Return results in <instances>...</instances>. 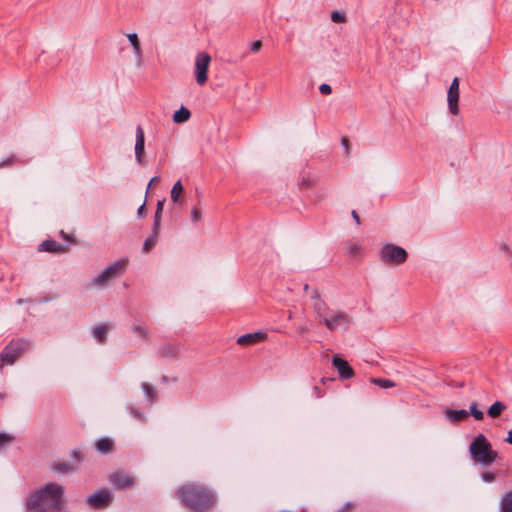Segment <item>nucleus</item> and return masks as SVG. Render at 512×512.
Returning a JSON list of instances; mask_svg holds the SVG:
<instances>
[{
	"instance_id": "obj_1",
	"label": "nucleus",
	"mask_w": 512,
	"mask_h": 512,
	"mask_svg": "<svg viewBox=\"0 0 512 512\" xmlns=\"http://www.w3.org/2000/svg\"><path fill=\"white\" fill-rule=\"evenodd\" d=\"M315 320L329 332L347 331L354 323L353 317L346 311L330 307L320 296L317 289L310 294Z\"/></svg>"
},
{
	"instance_id": "obj_2",
	"label": "nucleus",
	"mask_w": 512,
	"mask_h": 512,
	"mask_svg": "<svg viewBox=\"0 0 512 512\" xmlns=\"http://www.w3.org/2000/svg\"><path fill=\"white\" fill-rule=\"evenodd\" d=\"M64 489L57 483H47L33 492L27 502L28 512H62Z\"/></svg>"
},
{
	"instance_id": "obj_3",
	"label": "nucleus",
	"mask_w": 512,
	"mask_h": 512,
	"mask_svg": "<svg viewBox=\"0 0 512 512\" xmlns=\"http://www.w3.org/2000/svg\"><path fill=\"white\" fill-rule=\"evenodd\" d=\"M177 494L186 507L197 511L208 509L213 500L209 489L196 484L183 485L177 490Z\"/></svg>"
},
{
	"instance_id": "obj_4",
	"label": "nucleus",
	"mask_w": 512,
	"mask_h": 512,
	"mask_svg": "<svg viewBox=\"0 0 512 512\" xmlns=\"http://www.w3.org/2000/svg\"><path fill=\"white\" fill-rule=\"evenodd\" d=\"M472 460L482 466H489L498 458V452L493 450L491 443L483 434H478L469 446Z\"/></svg>"
},
{
	"instance_id": "obj_5",
	"label": "nucleus",
	"mask_w": 512,
	"mask_h": 512,
	"mask_svg": "<svg viewBox=\"0 0 512 512\" xmlns=\"http://www.w3.org/2000/svg\"><path fill=\"white\" fill-rule=\"evenodd\" d=\"M128 259L121 258L107 266L98 276L90 281V285L97 288H103L113 279L122 275L127 268Z\"/></svg>"
},
{
	"instance_id": "obj_6",
	"label": "nucleus",
	"mask_w": 512,
	"mask_h": 512,
	"mask_svg": "<svg viewBox=\"0 0 512 512\" xmlns=\"http://www.w3.org/2000/svg\"><path fill=\"white\" fill-rule=\"evenodd\" d=\"M30 349V342L25 339L12 340L0 354V369L4 365H13L16 360Z\"/></svg>"
},
{
	"instance_id": "obj_7",
	"label": "nucleus",
	"mask_w": 512,
	"mask_h": 512,
	"mask_svg": "<svg viewBox=\"0 0 512 512\" xmlns=\"http://www.w3.org/2000/svg\"><path fill=\"white\" fill-rule=\"evenodd\" d=\"M380 260L389 265H399L406 261L407 252L404 248L387 243L379 251Z\"/></svg>"
},
{
	"instance_id": "obj_8",
	"label": "nucleus",
	"mask_w": 512,
	"mask_h": 512,
	"mask_svg": "<svg viewBox=\"0 0 512 512\" xmlns=\"http://www.w3.org/2000/svg\"><path fill=\"white\" fill-rule=\"evenodd\" d=\"M211 57L207 53H199L195 60V77L198 85H204L207 81V71Z\"/></svg>"
},
{
	"instance_id": "obj_9",
	"label": "nucleus",
	"mask_w": 512,
	"mask_h": 512,
	"mask_svg": "<svg viewBox=\"0 0 512 512\" xmlns=\"http://www.w3.org/2000/svg\"><path fill=\"white\" fill-rule=\"evenodd\" d=\"M459 79L455 77L447 91V105L449 112L457 116L459 114Z\"/></svg>"
},
{
	"instance_id": "obj_10",
	"label": "nucleus",
	"mask_w": 512,
	"mask_h": 512,
	"mask_svg": "<svg viewBox=\"0 0 512 512\" xmlns=\"http://www.w3.org/2000/svg\"><path fill=\"white\" fill-rule=\"evenodd\" d=\"M111 494L108 490H98L90 495L87 499V504L94 509H100L108 506L111 502Z\"/></svg>"
},
{
	"instance_id": "obj_11",
	"label": "nucleus",
	"mask_w": 512,
	"mask_h": 512,
	"mask_svg": "<svg viewBox=\"0 0 512 512\" xmlns=\"http://www.w3.org/2000/svg\"><path fill=\"white\" fill-rule=\"evenodd\" d=\"M332 364L337 369L342 379H350L354 376V370L349 363L339 356L332 358Z\"/></svg>"
},
{
	"instance_id": "obj_12",
	"label": "nucleus",
	"mask_w": 512,
	"mask_h": 512,
	"mask_svg": "<svg viewBox=\"0 0 512 512\" xmlns=\"http://www.w3.org/2000/svg\"><path fill=\"white\" fill-rule=\"evenodd\" d=\"M110 481L118 489H128L134 485V479L125 472L113 473Z\"/></svg>"
},
{
	"instance_id": "obj_13",
	"label": "nucleus",
	"mask_w": 512,
	"mask_h": 512,
	"mask_svg": "<svg viewBox=\"0 0 512 512\" xmlns=\"http://www.w3.org/2000/svg\"><path fill=\"white\" fill-rule=\"evenodd\" d=\"M135 158L139 164H142L145 150V134L143 128L139 125L136 128Z\"/></svg>"
},
{
	"instance_id": "obj_14",
	"label": "nucleus",
	"mask_w": 512,
	"mask_h": 512,
	"mask_svg": "<svg viewBox=\"0 0 512 512\" xmlns=\"http://www.w3.org/2000/svg\"><path fill=\"white\" fill-rule=\"evenodd\" d=\"M265 338H266V334L263 332L248 333V334L241 335L237 339V344L243 345V346H248V345H252V344L261 342Z\"/></svg>"
},
{
	"instance_id": "obj_15",
	"label": "nucleus",
	"mask_w": 512,
	"mask_h": 512,
	"mask_svg": "<svg viewBox=\"0 0 512 512\" xmlns=\"http://www.w3.org/2000/svg\"><path fill=\"white\" fill-rule=\"evenodd\" d=\"M39 250L45 252H63L66 248L58 244L55 240H45L39 245Z\"/></svg>"
},
{
	"instance_id": "obj_16",
	"label": "nucleus",
	"mask_w": 512,
	"mask_h": 512,
	"mask_svg": "<svg viewBox=\"0 0 512 512\" xmlns=\"http://www.w3.org/2000/svg\"><path fill=\"white\" fill-rule=\"evenodd\" d=\"M500 512H512V490L505 492L499 501Z\"/></svg>"
},
{
	"instance_id": "obj_17",
	"label": "nucleus",
	"mask_w": 512,
	"mask_h": 512,
	"mask_svg": "<svg viewBox=\"0 0 512 512\" xmlns=\"http://www.w3.org/2000/svg\"><path fill=\"white\" fill-rule=\"evenodd\" d=\"M345 250L350 257H358L363 253V246L359 242L349 241L345 246Z\"/></svg>"
},
{
	"instance_id": "obj_18",
	"label": "nucleus",
	"mask_w": 512,
	"mask_h": 512,
	"mask_svg": "<svg viewBox=\"0 0 512 512\" xmlns=\"http://www.w3.org/2000/svg\"><path fill=\"white\" fill-rule=\"evenodd\" d=\"M95 447L99 453L108 454L112 451L113 442L109 438H101L96 441Z\"/></svg>"
},
{
	"instance_id": "obj_19",
	"label": "nucleus",
	"mask_w": 512,
	"mask_h": 512,
	"mask_svg": "<svg viewBox=\"0 0 512 512\" xmlns=\"http://www.w3.org/2000/svg\"><path fill=\"white\" fill-rule=\"evenodd\" d=\"M468 415H469V413L464 409H461V410L448 409V410H446V417L452 422L462 421V420L466 419L468 417Z\"/></svg>"
},
{
	"instance_id": "obj_20",
	"label": "nucleus",
	"mask_w": 512,
	"mask_h": 512,
	"mask_svg": "<svg viewBox=\"0 0 512 512\" xmlns=\"http://www.w3.org/2000/svg\"><path fill=\"white\" fill-rule=\"evenodd\" d=\"M131 331L136 337H138L140 339H143V340L149 339L150 334H149L148 329L139 323H134L131 326Z\"/></svg>"
},
{
	"instance_id": "obj_21",
	"label": "nucleus",
	"mask_w": 512,
	"mask_h": 512,
	"mask_svg": "<svg viewBox=\"0 0 512 512\" xmlns=\"http://www.w3.org/2000/svg\"><path fill=\"white\" fill-rule=\"evenodd\" d=\"M108 326L99 325L92 329V336L100 343L104 342L107 338Z\"/></svg>"
},
{
	"instance_id": "obj_22",
	"label": "nucleus",
	"mask_w": 512,
	"mask_h": 512,
	"mask_svg": "<svg viewBox=\"0 0 512 512\" xmlns=\"http://www.w3.org/2000/svg\"><path fill=\"white\" fill-rule=\"evenodd\" d=\"M191 116L190 111L182 106L179 110H177L173 115V121L175 123H183L189 120Z\"/></svg>"
},
{
	"instance_id": "obj_23",
	"label": "nucleus",
	"mask_w": 512,
	"mask_h": 512,
	"mask_svg": "<svg viewBox=\"0 0 512 512\" xmlns=\"http://www.w3.org/2000/svg\"><path fill=\"white\" fill-rule=\"evenodd\" d=\"M504 410H506V405L501 401H496L489 407L488 415L492 418H497Z\"/></svg>"
},
{
	"instance_id": "obj_24",
	"label": "nucleus",
	"mask_w": 512,
	"mask_h": 512,
	"mask_svg": "<svg viewBox=\"0 0 512 512\" xmlns=\"http://www.w3.org/2000/svg\"><path fill=\"white\" fill-rule=\"evenodd\" d=\"M127 38L133 47L134 54L136 56H141L142 50H141V45H140L138 35L136 33H129V34H127Z\"/></svg>"
},
{
	"instance_id": "obj_25",
	"label": "nucleus",
	"mask_w": 512,
	"mask_h": 512,
	"mask_svg": "<svg viewBox=\"0 0 512 512\" xmlns=\"http://www.w3.org/2000/svg\"><path fill=\"white\" fill-rule=\"evenodd\" d=\"M183 190L184 188L180 180L174 183L171 189V200L174 203H177L179 201L180 195L182 194Z\"/></svg>"
},
{
	"instance_id": "obj_26",
	"label": "nucleus",
	"mask_w": 512,
	"mask_h": 512,
	"mask_svg": "<svg viewBox=\"0 0 512 512\" xmlns=\"http://www.w3.org/2000/svg\"><path fill=\"white\" fill-rule=\"evenodd\" d=\"M158 234L159 233H155L152 231V235L149 236L143 244V252H149L156 245L158 240Z\"/></svg>"
},
{
	"instance_id": "obj_27",
	"label": "nucleus",
	"mask_w": 512,
	"mask_h": 512,
	"mask_svg": "<svg viewBox=\"0 0 512 512\" xmlns=\"http://www.w3.org/2000/svg\"><path fill=\"white\" fill-rule=\"evenodd\" d=\"M177 352V347L172 344L165 345L160 349V354L162 357H174Z\"/></svg>"
},
{
	"instance_id": "obj_28",
	"label": "nucleus",
	"mask_w": 512,
	"mask_h": 512,
	"mask_svg": "<svg viewBox=\"0 0 512 512\" xmlns=\"http://www.w3.org/2000/svg\"><path fill=\"white\" fill-rule=\"evenodd\" d=\"M372 383H374L375 385L383 388V389H387V388H391V387H394L395 386V383L389 379H385V378H374L372 379Z\"/></svg>"
},
{
	"instance_id": "obj_29",
	"label": "nucleus",
	"mask_w": 512,
	"mask_h": 512,
	"mask_svg": "<svg viewBox=\"0 0 512 512\" xmlns=\"http://www.w3.org/2000/svg\"><path fill=\"white\" fill-rule=\"evenodd\" d=\"M14 437L8 433L0 432V448H3L12 443Z\"/></svg>"
},
{
	"instance_id": "obj_30",
	"label": "nucleus",
	"mask_w": 512,
	"mask_h": 512,
	"mask_svg": "<svg viewBox=\"0 0 512 512\" xmlns=\"http://www.w3.org/2000/svg\"><path fill=\"white\" fill-rule=\"evenodd\" d=\"M470 414L476 419V420H482L484 418V414L481 410L477 408L476 403H472L470 405Z\"/></svg>"
},
{
	"instance_id": "obj_31",
	"label": "nucleus",
	"mask_w": 512,
	"mask_h": 512,
	"mask_svg": "<svg viewBox=\"0 0 512 512\" xmlns=\"http://www.w3.org/2000/svg\"><path fill=\"white\" fill-rule=\"evenodd\" d=\"M331 20L334 23H344V22H346V16L344 13H342L340 11H333L331 13Z\"/></svg>"
},
{
	"instance_id": "obj_32",
	"label": "nucleus",
	"mask_w": 512,
	"mask_h": 512,
	"mask_svg": "<svg viewBox=\"0 0 512 512\" xmlns=\"http://www.w3.org/2000/svg\"><path fill=\"white\" fill-rule=\"evenodd\" d=\"M161 215H162V212L155 211L154 223H153V228H152L153 232H155V233H159Z\"/></svg>"
},
{
	"instance_id": "obj_33",
	"label": "nucleus",
	"mask_w": 512,
	"mask_h": 512,
	"mask_svg": "<svg viewBox=\"0 0 512 512\" xmlns=\"http://www.w3.org/2000/svg\"><path fill=\"white\" fill-rule=\"evenodd\" d=\"M142 389L149 399H152L155 396L153 387L151 385H149L148 383H143Z\"/></svg>"
},
{
	"instance_id": "obj_34",
	"label": "nucleus",
	"mask_w": 512,
	"mask_h": 512,
	"mask_svg": "<svg viewBox=\"0 0 512 512\" xmlns=\"http://www.w3.org/2000/svg\"><path fill=\"white\" fill-rule=\"evenodd\" d=\"M54 470L59 472H70L73 470V467L67 463H62L54 465Z\"/></svg>"
},
{
	"instance_id": "obj_35",
	"label": "nucleus",
	"mask_w": 512,
	"mask_h": 512,
	"mask_svg": "<svg viewBox=\"0 0 512 512\" xmlns=\"http://www.w3.org/2000/svg\"><path fill=\"white\" fill-rule=\"evenodd\" d=\"M481 479L486 483H492L496 479V475L492 472H483L481 474Z\"/></svg>"
},
{
	"instance_id": "obj_36",
	"label": "nucleus",
	"mask_w": 512,
	"mask_h": 512,
	"mask_svg": "<svg viewBox=\"0 0 512 512\" xmlns=\"http://www.w3.org/2000/svg\"><path fill=\"white\" fill-rule=\"evenodd\" d=\"M201 218H202L201 211L198 208H196V207L192 208V210H191V219H192V221L197 223V222H199L201 220Z\"/></svg>"
},
{
	"instance_id": "obj_37",
	"label": "nucleus",
	"mask_w": 512,
	"mask_h": 512,
	"mask_svg": "<svg viewBox=\"0 0 512 512\" xmlns=\"http://www.w3.org/2000/svg\"><path fill=\"white\" fill-rule=\"evenodd\" d=\"M324 391L318 386V385H315L312 389V396L314 398H322L324 396Z\"/></svg>"
},
{
	"instance_id": "obj_38",
	"label": "nucleus",
	"mask_w": 512,
	"mask_h": 512,
	"mask_svg": "<svg viewBox=\"0 0 512 512\" xmlns=\"http://www.w3.org/2000/svg\"><path fill=\"white\" fill-rule=\"evenodd\" d=\"M319 91L324 95H329L332 92V88L329 84H321L319 87Z\"/></svg>"
},
{
	"instance_id": "obj_39",
	"label": "nucleus",
	"mask_w": 512,
	"mask_h": 512,
	"mask_svg": "<svg viewBox=\"0 0 512 512\" xmlns=\"http://www.w3.org/2000/svg\"><path fill=\"white\" fill-rule=\"evenodd\" d=\"M16 162L15 156H10L5 161H0V168H3L4 166L11 165Z\"/></svg>"
},
{
	"instance_id": "obj_40",
	"label": "nucleus",
	"mask_w": 512,
	"mask_h": 512,
	"mask_svg": "<svg viewBox=\"0 0 512 512\" xmlns=\"http://www.w3.org/2000/svg\"><path fill=\"white\" fill-rule=\"evenodd\" d=\"M262 47V42L260 40H256L251 45V51L256 53L258 52Z\"/></svg>"
},
{
	"instance_id": "obj_41",
	"label": "nucleus",
	"mask_w": 512,
	"mask_h": 512,
	"mask_svg": "<svg viewBox=\"0 0 512 512\" xmlns=\"http://www.w3.org/2000/svg\"><path fill=\"white\" fill-rule=\"evenodd\" d=\"M354 508V504L352 502H347L345 503L342 508H341V512H349L350 510H352Z\"/></svg>"
},
{
	"instance_id": "obj_42",
	"label": "nucleus",
	"mask_w": 512,
	"mask_h": 512,
	"mask_svg": "<svg viewBox=\"0 0 512 512\" xmlns=\"http://www.w3.org/2000/svg\"><path fill=\"white\" fill-rule=\"evenodd\" d=\"M164 203H165V199L159 200L157 202L156 211L162 212L163 211V207H164Z\"/></svg>"
},
{
	"instance_id": "obj_43",
	"label": "nucleus",
	"mask_w": 512,
	"mask_h": 512,
	"mask_svg": "<svg viewBox=\"0 0 512 512\" xmlns=\"http://www.w3.org/2000/svg\"><path fill=\"white\" fill-rule=\"evenodd\" d=\"M351 215H352L353 219L355 220L356 224L360 225L361 222H360V217H359L358 213L355 210H353Z\"/></svg>"
},
{
	"instance_id": "obj_44",
	"label": "nucleus",
	"mask_w": 512,
	"mask_h": 512,
	"mask_svg": "<svg viewBox=\"0 0 512 512\" xmlns=\"http://www.w3.org/2000/svg\"><path fill=\"white\" fill-rule=\"evenodd\" d=\"M131 415L133 417H135L136 419H141L142 418V414L141 412H139L138 410L136 409H131Z\"/></svg>"
},
{
	"instance_id": "obj_45",
	"label": "nucleus",
	"mask_w": 512,
	"mask_h": 512,
	"mask_svg": "<svg viewBox=\"0 0 512 512\" xmlns=\"http://www.w3.org/2000/svg\"><path fill=\"white\" fill-rule=\"evenodd\" d=\"M73 456L77 459V462H80L82 460L81 451L80 450H74L73 451Z\"/></svg>"
},
{
	"instance_id": "obj_46",
	"label": "nucleus",
	"mask_w": 512,
	"mask_h": 512,
	"mask_svg": "<svg viewBox=\"0 0 512 512\" xmlns=\"http://www.w3.org/2000/svg\"><path fill=\"white\" fill-rule=\"evenodd\" d=\"M144 211H145V203H143V204L138 208V210H137V215H138L139 217H142V216H143Z\"/></svg>"
},
{
	"instance_id": "obj_47",
	"label": "nucleus",
	"mask_w": 512,
	"mask_h": 512,
	"mask_svg": "<svg viewBox=\"0 0 512 512\" xmlns=\"http://www.w3.org/2000/svg\"><path fill=\"white\" fill-rule=\"evenodd\" d=\"M505 441L512 445V430L508 431Z\"/></svg>"
},
{
	"instance_id": "obj_48",
	"label": "nucleus",
	"mask_w": 512,
	"mask_h": 512,
	"mask_svg": "<svg viewBox=\"0 0 512 512\" xmlns=\"http://www.w3.org/2000/svg\"><path fill=\"white\" fill-rule=\"evenodd\" d=\"M342 145L345 147L346 151L349 149V141L346 138L342 139Z\"/></svg>"
},
{
	"instance_id": "obj_49",
	"label": "nucleus",
	"mask_w": 512,
	"mask_h": 512,
	"mask_svg": "<svg viewBox=\"0 0 512 512\" xmlns=\"http://www.w3.org/2000/svg\"><path fill=\"white\" fill-rule=\"evenodd\" d=\"M158 179H159V177H158V176L153 177V178L150 180L149 184H148V189L150 188V186H151L152 184H155V182H156V181H158Z\"/></svg>"
},
{
	"instance_id": "obj_50",
	"label": "nucleus",
	"mask_w": 512,
	"mask_h": 512,
	"mask_svg": "<svg viewBox=\"0 0 512 512\" xmlns=\"http://www.w3.org/2000/svg\"><path fill=\"white\" fill-rule=\"evenodd\" d=\"M60 236L65 239V240H69V236L64 232V231H60Z\"/></svg>"
},
{
	"instance_id": "obj_51",
	"label": "nucleus",
	"mask_w": 512,
	"mask_h": 512,
	"mask_svg": "<svg viewBox=\"0 0 512 512\" xmlns=\"http://www.w3.org/2000/svg\"><path fill=\"white\" fill-rule=\"evenodd\" d=\"M502 249H503V250H505V251H508V250H509V249H508V247H507V245H503V246H502Z\"/></svg>"
},
{
	"instance_id": "obj_52",
	"label": "nucleus",
	"mask_w": 512,
	"mask_h": 512,
	"mask_svg": "<svg viewBox=\"0 0 512 512\" xmlns=\"http://www.w3.org/2000/svg\"><path fill=\"white\" fill-rule=\"evenodd\" d=\"M304 290H305V291H308V290H309V286H308L307 284L304 286Z\"/></svg>"
}]
</instances>
